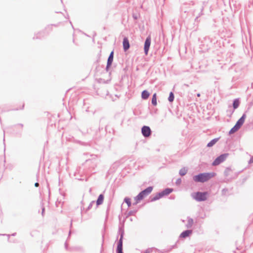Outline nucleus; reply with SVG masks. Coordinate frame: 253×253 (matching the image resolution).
Returning <instances> with one entry per match:
<instances>
[{
  "label": "nucleus",
  "instance_id": "obj_1",
  "mask_svg": "<svg viewBox=\"0 0 253 253\" xmlns=\"http://www.w3.org/2000/svg\"><path fill=\"white\" fill-rule=\"evenodd\" d=\"M215 175L214 172L202 173L193 176L194 181L197 182H205L208 181Z\"/></svg>",
  "mask_w": 253,
  "mask_h": 253
},
{
  "label": "nucleus",
  "instance_id": "obj_2",
  "mask_svg": "<svg viewBox=\"0 0 253 253\" xmlns=\"http://www.w3.org/2000/svg\"><path fill=\"white\" fill-rule=\"evenodd\" d=\"M207 192H198L192 194V197L197 201H204L207 200Z\"/></svg>",
  "mask_w": 253,
  "mask_h": 253
},
{
  "label": "nucleus",
  "instance_id": "obj_3",
  "mask_svg": "<svg viewBox=\"0 0 253 253\" xmlns=\"http://www.w3.org/2000/svg\"><path fill=\"white\" fill-rule=\"evenodd\" d=\"M227 154H224L220 155L219 157H217L213 162L212 165L217 166L219 165L220 163H222L226 160V159L227 157Z\"/></svg>",
  "mask_w": 253,
  "mask_h": 253
},
{
  "label": "nucleus",
  "instance_id": "obj_4",
  "mask_svg": "<svg viewBox=\"0 0 253 253\" xmlns=\"http://www.w3.org/2000/svg\"><path fill=\"white\" fill-rule=\"evenodd\" d=\"M124 236V232H122L120 238L118 242L117 248V253H123V239Z\"/></svg>",
  "mask_w": 253,
  "mask_h": 253
},
{
  "label": "nucleus",
  "instance_id": "obj_5",
  "mask_svg": "<svg viewBox=\"0 0 253 253\" xmlns=\"http://www.w3.org/2000/svg\"><path fill=\"white\" fill-rule=\"evenodd\" d=\"M151 37H150V36H148L146 38V39L145 41V43H144V49L145 54L146 55H147V54H148V51L149 49V47H150V46L151 44Z\"/></svg>",
  "mask_w": 253,
  "mask_h": 253
},
{
  "label": "nucleus",
  "instance_id": "obj_6",
  "mask_svg": "<svg viewBox=\"0 0 253 253\" xmlns=\"http://www.w3.org/2000/svg\"><path fill=\"white\" fill-rule=\"evenodd\" d=\"M141 132L143 135L145 137L149 136L151 133L150 128L147 126H143L142 127Z\"/></svg>",
  "mask_w": 253,
  "mask_h": 253
},
{
  "label": "nucleus",
  "instance_id": "obj_7",
  "mask_svg": "<svg viewBox=\"0 0 253 253\" xmlns=\"http://www.w3.org/2000/svg\"><path fill=\"white\" fill-rule=\"evenodd\" d=\"M246 118V115L245 114H244L241 118L237 122L235 126L240 128L241 126L243 125Z\"/></svg>",
  "mask_w": 253,
  "mask_h": 253
},
{
  "label": "nucleus",
  "instance_id": "obj_8",
  "mask_svg": "<svg viewBox=\"0 0 253 253\" xmlns=\"http://www.w3.org/2000/svg\"><path fill=\"white\" fill-rule=\"evenodd\" d=\"M113 56H114V52L112 51L111 53L109 55V56L107 60V64L106 66V70H107L110 67L111 64H112L113 61Z\"/></svg>",
  "mask_w": 253,
  "mask_h": 253
},
{
  "label": "nucleus",
  "instance_id": "obj_9",
  "mask_svg": "<svg viewBox=\"0 0 253 253\" xmlns=\"http://www.w3.org/2000/svg\"><path fill=\"white\" fill-rule=\"evenodd\" d=\"M123 48L124 50L126 51L129 48V43L127 38L125 37L123 40Z\"/></svg>",
  "mask_w": 253,
  "mask_h": 253
},
{
  "label": "nucleus",
  "instance_id": "obj_10",
  "mask_svg": "<svg viewBox=\"0 0 253 253\" xmlns=\"http://www.w3.org/2000/svg\"><path fill=\"white\" fill-rule=\"evenodd\" d=\"M192 230H185L181 233L180 234V237L186 238L189 236L192 233Z\"/></svg>",
  "mask_w": 253,
  "mask_h": 253
},
{
  "label": "nucleus",
  "instance_id": "obj_11",
  "mask_svg": "<svg viewBox=\"0 0 253 253\" xmlns=\"http://www.w3.org/2000/svg\"><path fill=\"white\" fill-rule=\"evenodd\" d=\"M172 189H170V188H166L164 190H163L162 192H161L162 196H166V195H168L172 191Z\"/></svg>",
  "mask_w": 253,
  "mask_h": 253
},
{
  "label": "nucleus",
  "instance_id": "obj_12",
  "mask_svg": "<svg viewBox=\"0 0 253 253\" xmlns=\"http://www.w3.org/2000/svg\"><path fill=\"white\" fill-rule=\"evenodd\" d=\"M187 220V223L186 225V226L187 228H190L192 227L193 224V220L192 218L188 217Z\"/></svg>",
  "mask_w": 253,
  "mask_h": 253
},
{
  "label": "nucleus",
  "instance_id": "obj_13",
  "mask_svg": "<svg viewBox=\"0 0 253 253\" xmlns=\"http://www.w3.org/2000/svg\"><path fill=\"white\" fill-rule=\"evenodd\" d=\"M150 95L148 91L145 90H143L141 94V97L143 99H147Z\"/></svg>",
  "mask_w": 253,
  "mask_h": 253
},
{
  "label": "nucleus",
  "instance_id": "obj_14",
  "mask_svg": "<svg viewBox=\"0 0 253 253\" xmlns=\"http://www.w3.org/2000/svg\"><path fill=\"white\" fill-rule=\"evenodd\" d=\"M104 199V196L102 194H100L96 201V205L97 206L100 205L102 204Z\"/></svg>",
  "mask_w": 253,
  "mask_h": 253
},
{
  "label": "nucleus",
  "instance_id": "obj_15",
  "mask_svg": "<svg viewBox=\"0 0 253 253\" xmlns=\"http://www.w3.org/2000/svg\"><path fill=\"white\" fill-rule=\"evenodd\" d=\"M188 171V169L184 167L181 169L179 170V173L181 176L185 175Z\"/></svg>",
  "mask_w": 253,
  "mask_h": 253
},
{
  "label": "nucleus",
  "instance_id": "obj_16",
  "mask_svg": "<svg viewBox=\"0 0 253 253\" xmlns=\"http://www.w3.org/2000/svg\"><path fill=\"white\" fill-rule=\"evenodd\" d=\"M143 198V196L140 192L139 194L135 197V200L136 201L135 204H137L140 201L142 200Z\"/></svg>",
  "mask_w": 253,
  "mask_h": 253
},
{
  "label": "nucleus",
  "instance_id": "obj_17",
  "mask_svg": "<svg viewBox=\"0 0 253 253\" xmlns=\"http://www.w3.org/2000/svg\"><path fill=\"white\" fill-rule=\"evenodd\" d=\"M240 104V102L238 99H236L234 100L233 103V106L234 109H237Z\"/></svg>",
  "mask_w": 253,
  "mask_h": 253
},
{
  "label": "nucleus",
  "instance_id": "obj_18",
  "mask_svg": "<svg viewBox=\"0 0 253 253\" xmlns=\"http://www.w3.org/2000/svg\"><path fill=\"white\" fill-rule=\"evenodd\" d=\"M218 139L215 138L211 140L209 143H208L207 146L209 147H211L213 145L215 144V143L217 141Z\"/></svg>",
  "mask_w": 253,
  "mask_h": 253
},
{
  "label": "nucleus",
  "instance_id": "obj_19",
  "mask_svg": "<svg viewBox=\"0 0 253 253\" xmlns=\"http://www.w3.org/2000/svg\"><path fill=\"white\" fill-rule=\"evenodd\" d=\"M152 190H153V187L151 186H150V187H147L146 189H145V190H144L143 191L144 192V193H145V194L146 195V196H147L152 192Z\"/></svg>",
  "mask_w": 253,
  "mask_h": 253
},
{
  "label": "nucleus",
  "instance_id": "obj_20",
  "mask_svg": "<svg viewBox=\"0 0 253 253\" xmlns=\"http://www.w3.org/2000/svg\"><path fill=\"white\" fill-rule=\"evenodd\" d=\"M163 197L161 192L158 193L156 195H155L151 200V201H155L157 200H159L161 198Z\"/></svg>",
  "mask_w": 253,
  "mask_h": 253
},
{
  "label": "nucleus",
  "instance_id": "obj_21",
  "mask_svg": "<svg viewBox=\"0 0 253 253\" xmlns=\"http://www.w3.org/2000/svg\"><path fill=\"white\" fill-rule=\"evenodd\" d=\"M152 104L154 106L157 105V97H156V93H154L153 95L152 98Z\"/></svg>",
  "mask_w": 253,
  "mask_h": 253
},
{
  "label": "nucleus",
  "instance_id": "obj_22",
  "mask_svg": "<svg viewBox=\"0 0 253 253\" xmlns=\"http://www.w3.org/2000/svg\"><path fill=\"white\" fill-rule=\"evenodd\" d=\"M239 129V128L235 125L231 129V130L229 131V133L230 134L234 133L236 131H237Z\"/></svg>",
  "mask_w": 253,
  "mask_h": 253
},
{
  "label": "nucleus",
  "instance_id": "obj_23",
  "mask_svg": "<svg viewBox=\"0 0 253 253\" xmlns=\"http://www.w3.org/2000/svg\"><path fill=\"white\" fill-rule=\"evenodd\" d=\"M174 96L173 93L172 92H170L169 95V97L168 98L169 101L170 102H172L174 100Z\"/></svg>",
  "mask_w": 253,
  "mask_h": 253
},
{
  "label": "nucleus",
  "instance_id": "obj_24",
  "mask_svg": "<svg viewBox=\"0 0 253 253\" xmlns=\"http://www.w3.org/2000/svg\"><path fill=\"white\" fill-rule=\"evenodd\" d=\"M124 201L127 204L128 207H130L131 206V202L129 198H125Z\"/></svg>",
  "mask_w": 253,
  "mask_h": 253
},
{
  "label": "nucleus",
  "instance_id": "obj_25",
  "mask_svg": "<svg viewBox=\"0 0 253 253\" xmlns=\"http://www.w3.org/2000/svg\"><path fill=\"white\" fill-rule=\"evenodd\" d=\"M231 171V169L230 168H227L224 171L225 175L228 176Z\"/></svg>",
  "mask_w": 253,
  "mask_h": 253
},
{
  "label": "nucleus",
  "instance_id": "obj_26",
  "mask_svg": "<svg viewBox=\"0 0 253 253\" xmlns=\"http://www.w3.org/2000/svg\"><path fill=\"white\" fill-rule=\"evenodd\" d=\"M95 202L94 201H92L90 202V203L89 204L88 207H87V210H89L92 207L93 205L94 204Z\"/></svg>",
  "mask_w": 253,
  "mask_h": 253
},
{
  "label": "nucleus",
  "instance_id": "obj_27",
  "mask_svg": "<svg viewBox=\"0 0 253 253\" xmlns=\"http://www.w3.org/2000/svg\"><path fill=\"white\" fill-rule=\"evenodd\" d=\"M181 182V179L179 178V179H177L176 183L177 185H179L180 184Z\"/></svg>",
  "mask_w": 253,
  "mask_h": 253
},
{
  "label": "nucleus",
  "instance_id": "obj_28",
  "mask_svg": "<svg viewBox=\"0 0 253 253\" xmlns=\"http://www.w3.org/2000/svg\"><path fill=\"white\" fill-rule=\"evenodd\" d=\"M140 193L143 196L144 198L146 196L145 193H144L143 191H141Z\"/></svg>",
  "mask_w": 253,
  "mask_h": 253
},
{
  "label": "nucleus",
  "instance_id": "obj_29",
  "mask_svg": "<svg viewBox=\"0 0 253 253\" xmlns=\"http://www.w3.org/2000/svg\"><path fill=\"white\" fill-rule=\"evenodd\" d=\"M140 193L143 196L144 198L146 196L145 193H144L143 191H141Z\"/></svg>",
  "mask_w": 253,
  "mask_h": 253
},
{
  "label": "nucleus",
  "instance_id": "obj_30",
  "mask_svg": "<svg viewBox=\"0 0 253 253\" xmlns=\"http://www.w3.org/2000/svg\"><path fill=\"white\" fill-rule=\"evenodd\" d=\"M44 208H42V216H43V215H44Z\"/></svg>",
  "mask_w": 253,
  "mask_h": 253
},
{
  "label": "nucleus",
  "instance_id": "obj_31",
  "mask_svg": "<svg viewBox=\"0 0 253 253\" xmlns=\"http://www.w3.org/2000/svg\"><path fill=\"white\" fill-rule=\"evenodd\" d=\"M249 162L250 163H253V156L251 158Z\"/></svg>",
  "mask_w": 253,
  "mask_h": 253
},
{
  "label": "nucleus",
  "instance_id": "obj_32",
  "mask_svg": "<svg viewBox=\"0 0 253 253\" xmlns=\"http://www.w3.org/2000/svg\"><path fill=\"white\" fill-rule=\"evenodd\" d=\"M151 249L147 250L146 251L145 253H150V251H151Z\"/></svg>",
  "mask_w": 253,
  "mask_h": 253
},
{
  "label": "nucleus",
  "instance_id": "obj_33",
  "mask_svg": "<svg viewBox=\"0 0 253 253\" xmlns=\"http://www.w3.org/2000/svg\"><path fill=\"white\" fill-rule=\"evenodd\" d=\"M39 183H38V182H36V183L35 184V186L36 187H38V186H39Z\"/></svg>",
  "mask_w": 253,
  "mask_h": 253
},
{
  "label": "nucleus",
  "instance_id": "obj_34",
  "mask_svg": "<svg viewBox=\"0 0 253 253\" xmlns=\"http://www.w3.org/2000/svg\"><path fill=\"white\" fill-rule=\"evenodd\" d=\"M197 96L198 97H200V93H198V94H197Z\"/></svg>",
  "mask_w": 253,
  "mask_h": 253
}]
</instances>
